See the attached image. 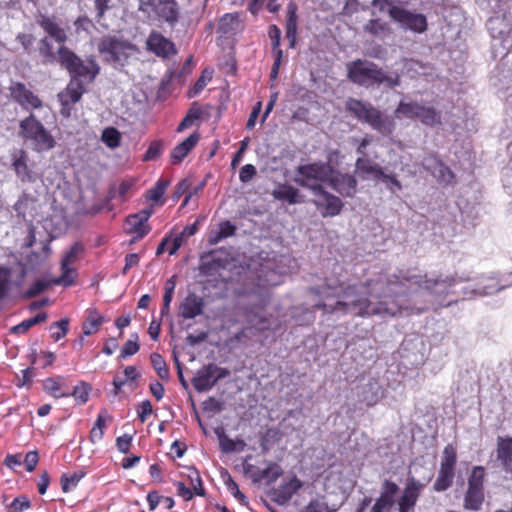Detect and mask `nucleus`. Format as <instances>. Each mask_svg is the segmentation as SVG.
<instances>
[{"mask_svg":"<svg viewBox=\"0 0 512 512\" xmlns=\"http://www.w3.org/2000/svg\"><path fill=\"white\" fill-rule=\"evenodd\" d=\"M188 471H189L188 478L190 480V484L192 485L195 495H198L201 497L205 496L206 491L203 487L202 478H201L198 470L195 469L194 467H191L188 469Z\"/></svg>","mask_w":512,"mask_h":512,"instance_id":"49530a36","label":"nucleus"},{"mask_svg":"<svg viewBox=\"0 0 512 512\" xmlns=\"http://www.w3.org/2000/svg\"><path fill=\"white\" fill-rule=\"evenodd\" d=\"M456 464L457 449L453 444H447L443 449L440 467L436 480L433 484L434 491L444 492L453 485Z\"/></svg>","mask_w":512,"mask_h":512,"instance_id":"6e6552de","label":"nucleus"},{"mask_svg":"<svg viewBox=\"0 0 512 512\" xmlns=\"http://www.w3.org/2000/svg\"><path fill=\"white\" fill-rule=\"evenodd\" d=\"M47 314L45 312L38 313L32 318L26 319L12 328L14 333L23 334L27 332L31 327L46 321Z\"/></svg>","mask_w":512,"mask_h":512,"instance_id":"a19ab883","label":"nucleus"},{"mask_svg":"<svg viewBox=\"0 0 512 512\" xmlns=\"http://www.w3.org/2000/svg\"><path fill=\"white\" fill-rule=\"evenodd\" d=\"M84 252V246L81 242H75L70 249L66 252L61 260L62 266L72 265L75 263L79 256Z\"/></svg>","mask_w":512,"mask_h":512,"instance_id":"a18cd8bd","label":"nucleus"},{"mask_svg":"<svg viewBox=\"0 0 512 512\" xmlns=\"http://www.w3.org/2000/svg\"><path fill=\"white\" fill-rule=\"evenodd\" d=\"M239 13H226L224 14L218 24V32L222 35L230 34L235 28L234 25L237 23Z\"/></svg>","mask_w":512,"mask_h":512,"instance_id":"ea45409f","label":"nucleus"},{"mask_svg":"<svg viewBox=\"0 0 512 512\" xmlns=\"http://www.w3.org/2000/svg\"><path fill=\"white\" fill-rule=\"evenodd\" d=\"M18 133L24 141L31 143L33 150L36 152H46L56 146V141L51 132L33 113L20 121Z\"/></svg>","mask_w":512,"mask_h":512,"instance_id":"39448f33","label":"nucleus"},{"mask_svg":"<svg viewBox=\"0 0 512 512\" xmlns=\"http://www.w3.org/2000/svg\"><path fill=\"white\" fill-rule=\"evenodd\" d=\"M297 20V5L294 2H289L287 5L285 34L290 49H294L297 44Z\"/></svg>","mask_w":512,"mask_h":512,"instance_id":"a878e982","label":"nucleus"},{"mask_svg":"<svg viewBox=\"0 0 512 512\" xmlns=\"http://www.w3.org/2000/svg\"><path fill=\"white\" fill-rule=\"evenodd\" d=\"M106 429L105 417L100 413L90 431V441L95 443L103 438Z\"/></svg>","mask_w":512,"mask_h":512,"instance_id":"09e8293b","label":"nucleus"},{"mask_svg":"<svg viewBox=\"0 0 512 512\" xmlns=\"http://www.w3.org/2000/svg\"><path fill=\"white\" fill-rule=\"evenodd\" d=\"M133 339H129L127 340L124 345L122 346L121 348V351H120V357L121 358H126L128 356H132L134 354H136L139 349H140V345L138 343V334H133L132 335Z\"/></svg>","mask_w":512,"mask_h":512,"instance_id":"5fc2aeb1","label":"nucleus"},{"mask_svg":"<svg viewBox=\"0 0 512 512\" xmlns=\"http://www.w3.org/2000/svg\"><path fill=\"white\" fill-rule=\"evenodd\" d=\"M346 70L347 78L361 87L371 88L385 84L394 88L400 85L399 75H389L378 64L365 59H356L347 63Z\"/></svg>","mask_w":512,"mask_h":512,"instance_id":"7ed1b4c3","label":"nucleus"},{"mask_svg":"<svg viewBox=\"0 0 512 512\" xmlns=\"http://www.w3.org/2000/svg\"><path fill=\"white\" fill-rule=\"evenodd\" d=\"M170 185V180L159 178L155 185L146 191L145 197L148 201L162 205L164 203L163 196L166 189Z\"/></svg>","mask_w":512,"mask_h":512,"instance_id":"7c9ffc66","label":"nucleus"},{"mask_svg":"<svg viewBox=\"0 0 512 512\" xmlns=\"http://www.w3.org/2000/svg\"><path fill=\"white\" fill-rule=\"evenodd\" d=\"M175 284L172 282V280H169L167 282V286L165 288V293L163 295V305L161 308V314H167L169 312L170 303L173 298V292H174Z\"/></svg>","mask_w":512,"mask_h":512,"instance_id":"13d9d810","label":"nucleus"},{"mask_svg":"<svg viewBox=\"0 0 512 512\" xmlns=\"http://www.w3.org/2000/svg\"><path fill=\"white\" fill-rule=\"evenodd\" d=\"M257 171L254 165L246 164L244 165L239 172V179L243 183H247L251 181L256 175Z\"/></svg>","mask_w":512,"mask_h":512,"instance_id":"0e129e2a","label":"nucleus"},{"mask_svg":"<svg viewBox=\"0 0 512 512\" xmlns=\"http://www.w3.org/2000/svg\"><path fill=\"white\" fill-rule=\"evenodd\" d=\"M62 274L58 278L52 280L54 285H62L64 287H69L74 283V274L75 270L71 268L69 265L62 266L61 265Z\"/></svg>","mask_w":512,"mask_h":512,"instance_id":"de8ad7c7","label":"nucleus"},{"mask_svg":"<svg viewBox=\"0 0 512 512\" xmlns=\"http://www.w3.org/2000/svg\"><path fill=\"white\" fill-rule=\"evenodd\" d=\"M421 105L418 102L400 101L396 110V115H402L409 119H418Z\"/></svg>","mask_w":512,"mask_h":512,"instance_id":"72a5a7b5","label":"nucleus"},{"mask_svg":"<svg viewBox=\"0 0 512 512\" xmlns=\"http://www.w3.org/2000/svg\"><path fill=\"white\" fill-rule=\"evenodd\" d=\"M223 480L227 490L232 494V496L242 505H248L247 497L240 491L238 484L234 481L228 472H226L223 476Z\"/></svg>","mask_w":512,"mask_h":512,"instance_id":"4c0bfd02","label":"nucleus"},{"mask_svg":"<svg viewBox=\"0 0 512 512\" xmlns=\"http://www.w3.org/2000/svg\"><path fill=\"white\" fill-rule=\"evenodd\" d=\"M146 49L155 56L169 59L177 54L175 44L158 31H151L146 40Z\"/></svg>","mask_w":512,"mask_h":512,"instance_id":"ddd939ff","label":"nucleus"},{"mask_svg":"<svg viewBox=\"0 0 512 512\" xmlns=\"http://www.w3.org/2000/svg\"><path fill=\"white\" fill-rule=\"evenodd\" d=\"M43 387L46 392L51 394L55 398H61V397H68L70 396L69 393H59L61 389V385L58 378H47L43 382Z\"/></svg>","mask_w":512,"mask_h":512,"instance_id":"3c124183","label":"nucleus"},{"mask_svg":"<svg viewBox=\"0 0 512 512\" xmlns=\"http://www.w3.org/2000/svg\"><path fill=\"white\" fill-rule=\"evenodd\" d=\"M272 196L280 201H285L289 204H297L304 202V196L300 193L299 189L287 183H280L272 191Z\"/></svg>","mask_w":512,"mask_h":512,"instance_id":"393cba45","label":"nucleus"},{"mask_svg":"<svg viewBox=\"0 0 512 512\" xmlns=\"http://www.w3.org/2000/svg\"><path fill=\"white\" fill-rule=\"evenodd\" d=\"M98 51L106 56L107 62L124 66L130 57L139 52V49L128 40L109 36L100 41Z\"/></svg>","mask_w":512,"mask_h":512,"instance_id":"423d86ee","label":"nucleus"},{"mask_svg":"<svg viewBox=\"0 0 512 512\" xmlns=\"http://www.w3.org/2000/svg\"><path fill=\"white\" fill-rule=\"evenodd\" d=\"M16 40L22 45L24 51L27 54L31 53V48L33 46V43L35 41V38L32 34L27 33H19L16 36Z\"/></svg>","mask_w":512,"mask_h":512,"instance_id":"69168bd1","label":"nucleus"},{"mask_svg":"<svg viewBox=\"0 0 512 512\" xmlns=\"http://www.w3.org/2000/svg\"><path fill=\"white\" fill-rule=\"evenodd\" d=\"M153 412L152 404L149 400L142 401L137 408V415L139 420L144 423L148 416Z\"/></svg>","mask_w":512,"mask_h":512,"instance_id":"680f3d73","label":"nucleus"},{"mask_svg":"<svg viewBox=\"0 0 512 512\" xmlns=\"http://www.w3.org/2000/svg\"><path fill=\"white\" fill-rule=\"evenodd\" d=\"M12 100L19 104L23 110L31 111L41 109L43 101L22 82H13L9 87Z\"/></svg>","mask_w":512,"mask_h":512,"instance_id":"9b49d317","label":"nucleus"},{"mask_svg":"<svg viewBox=\"0 0 512 512\" xmlns=\"http://www.w3.org/2000/svg\"><path fill=\"white\" fill-rule=\"evenodd\" d=\"M376 165L377 164L373 163L370 159H368L367 156L358 157L355 162L357 171L366 175H370L372 172H374Z\"/></svg>","mask_w":512,"mask_h":512,"instance_id":"4d7b16f0","label":"nucleus"},{"mask_svg":"<svg viewBox=\"0 0 512 512\" xmlns=\"http://www.w3.org/2000/svg\"><path fill=\"white\" fill-rule=\"evenodd\" d=\"M328 184L343 197H353L357 191L358 182L353 175L332 172Z\"/></svg>","mask_w":512,"mask_h":512,"instance_id":"f3484780","label":"nucleus"},{"mask_svg":"<svg viewBox=\"0 0 512 512\" xmlns=\"http://www.w3.org/2000/svg\"><path fill=\"white\" fill-rule=\"evenodd\" d=\"M101 140L107 147L117 148L121 144V133L115 127H107L102 131Z\"/></svg>","mask_w":512,"mask_h":512,"instance_id":"e433bc0d","label":"nucleus"},{"mask_svg":"<svg viewBox=\"0 0 512 512\" xmlns=\"http://www.w3.org/2000/svg\"><path fill=\"white\" fill-rule=\"evenodd\" d=\"M200 140V134L193 132L171 151L170 159L173 165L180 164Z\"/></svg>","mask_w":512,"mask_h":512,"instance_id":"5701e85b","label":"nucleus"},{"mask_svg":"<svg viewBox=\"0 0 512 512\" xmlns=\"http://www.w3.org/2000/svg\"><path fill=\"white\" fill-rule=\"evenodd\" d=\"M163 152V142L161 140L152 141L143 155V161H153L158 159Z\"/></svg>","mask_w":512,"mask_h":512,"instance_id":"603ef678","label":"nucleus"},{"mask_svg":"<svg viewBox=\"0 0 512 512\" xmlns=\"http://www.w3.org/2000/svg\"><path fill=\"white\" fill-rule=\"evenodd\" d=\"M148 8L156 15L160 22L173 27L180 19L181 11L176 0H147L141 2L139 10L147 12Z\"/></svg>","mask_w":512,"mask_h":512,"instance_id":"1a4fd4ad","label":"nucleus"},{"mask_svg":"<svg viewBox=\"0 0 512 512\" xmlns=\"http://www.w3.org/2000/svg\"><path fill=\"white\" fill-rule=\"evenodd\" d=\"M332 171L333 169L328 163L320 161L299 165L296 168L295 182L314 193L315 187H323L322 183H328Z\"/></svg>","mask_w":512,"mask_h":512,"instance_id":"0eeeda50","label":"nucleus"},{"mask_svg":"<svg viewBox=\"0 0 512 512\" xmlns=\"http://www.w3.org/2000/svg\"><path fill=\"white\" fill-rule=\"evenodd\" d=\"M496 456L502 467L509 471L512 469V437L498 436L496 444Z\"/></svg>","mask_w":512,"mask_h":512,"instance_id":"b1692460","label":"nucleus"},{"mask_svg":"<svg viewBox=\"0 0 512 512\" xmlns=\"http://www.w3.org/2000/svg\"><path fill=\"white\" fill-rule=\"evenodd\" d=\"M39 54L42 57V63L45 65L58 62V51H53L52 42L48 37H43L39 41Z\"/></svg>","mask_w":512,"mask_h":512,"instance_id":"2f4dec72","label":"nucleus"},{"mask_svg":"<svg viewBox=\"0 0 512 512\" xmlns=\"http://www.w3.org/2000/svg\"><path fill=\"white\" fill-rule=\"evenodd\" d=\"M153 213V206H150L126 218V232L134 235L133 241L142 239L151 231L148 220Z\"/></svg>","mask_w":512,"mask_h":512,"instance_id":"f8f14e48","label":"nucleus"},{"mask_svg":"<svg viewBox=\"0 0 512 512\" xmlns=\"http://www.w3.org/2000/svg\"><path fill=\"white\" fill-rule=\"evenodd\" d=\"M152 367L156 371L160 379L167 381L169 379V369L165 359L159 353H152L150 355Z\"/></svg>","mask_w":512,"mask_h":512,"instance_id":"c9c22d12","label":"nucleus"},{"mask_svg":"<svg viewBox=\"0 0 512 512\" xmlns=\"http://www.w3.org/2000/svg\"><path fill=\"white\" fill-rule=\"evenodd\" d=\"M314 194L323 199V201L313 200V203L318 209H323L321 213L324 217L340 214L344 204L339 197L327 192L324 187H315Z\"/></svg>","mask_w":512,"mask_h":512,"instance_id":"2eb2a0df","label":"nucleus"},{"mask_svg":"<svg viewBox=\"0 0 512 512\" xmlns=\"http://www.w3.org/2000/svg\"><path fill=\"white\" fill-rule=\"evenodd\" d=\"M85 85L80 82H73L70 81V83L67 85L64 91L59 93V101L61 105H68V104H76L80 101L82 98V95L85 93Z\"/></svg>","mask_w":512,"mask_h":512,"instance_id":"cd10ccee","label":"nucleus"},{"mask_svg":"<svg viewBox=\"0 0 512 512\" xmlns=\"http://www.w3.org/2000/svg\"><path fill=\"white\" fill-rule=\"evenodd\" d=\"M345 108L359 122L369 125L383 136H390L395 131L396 124L394 119L385 115L370 102L349 98L346 101Z\"/></svg>","mask_w":512,"mask_h":512,"instance_id":"20e7f679","label":"nucleus"},{"mask_svg":"<svg viewBox=\"0 0 512 512\" xmlns=\"http://www.w3.org/2000/svg\"><path fill=\"white\" fill-rule=\"evenodd\" d=\"M424 484L415 478H408L406 486L403 489L402 495L397 501L398 512H411L413 511Z\"/></svg>","mask_w":512,"mask_h":512,"instance_id":"4468645a","label":"nucleus"},{"mask_svg":"<svg viewBox=\"0 0 512 512\" xmlns=\"http://www.w3.org/2000/svg\"><path fill=\"white\" fill-rule=\"evenodd\" d=\"M268 35H269V38L271 40L272 55L273 56L284 57L283 50L280 48V44H281V30H280V28L277 25H275V24L270 25L269 28H268Z\"/></svg>","mask_w":512,"mask_h":512,"instance_id":"79ce46f5","label":"nucleus"},{"mask_svg":"<svg viewBox=\"0 0 512 512\" xmlns=\"http://www.w3.org/2000/svg\"><path fill=\"white\" fill-rule=\"evenodd\" d=\"M244 470L250 474L252 481L255 483L266 481L267 484H271L283 474L282 468L277 463H270L262 470L252 464H246L244 465Z\"/></svg>","mask_w":512,"mask_h":512,"instance_id":"6ab92c4d","label":"nucleus"},{"mask_svg":"<svg viewBox=\"0 0 512 512\" xmlns=\"http://www.w3.org/2000/svg\"><path fill=\"white\" fill-rule=\"evenodd\" d=\"M219 446L222 452L231 453L236 451V442L222 433L219 435Z\"/></svg>","mask_w":512,"mask_h":512,"instance_id":"e2e57ef3","label":"nucleus"},{"mask_svg":"<svg viewBox=\"0 0 512 512\" xmlns=\"http://www.w3.org/2000/svg\"><path fill=\"white\" fill-rule=\"evenodd\" d=\"M485 468L483 466H474L468 477V488L484 489Z\"/></svg>","mask_w":512,"mask_h":512,"instance_id":"37998d69","label":"nucleus"},{"mask_svg":"<svg viewBox=\"0 0 512 512\" xmlns=\"http://www.w3.org/2000/svg\"><path fill=\"white\" fill-rule=\"evenodd\" d=\"M215 370L216 365L208 364L198 371L197 375L192 379V384L196 391H208L216 384Z\"/></svg>","mask_w":512,"mask_h":512,"instance_id":"4be33fe9","label":"nucleus"},{"mask_svg":"<svg viewBox=\"0 0 512 512\" xmlns=\"http://www.w3.org/2000/svg\"><path fill=\"white\" fill-rule=\"evenodd\" d=\"M111 0H94V6L96 10V21L100 22L106 12L111 8Z\"/></svg>","mask_w":512,"mask_h":512,"instance_id":"052dcab7","label":"nucleus"},{"mask_svg":"<svg viewBox=\"0 0 512 512\" xmlns=\"http://www.w3.org/2000/svg\"><path fill=\"white\" fill-rule=\"evenodd\" d=\"M51 284H53L52 280L51 281L42 280V279L37 280L25 292L24 296H25V298H33V297L39 295L40 293H42L43 291H45L46 289H48Z\"/></svg>","mask_w":512,"mask_h":512,"instance_id":"6e6d98bb","label":"nucleus"},{"mask_svg":"<svg viewBox=\"0 0 512 512\" xmlns=\"http://www.w3.org/2000/svg\"><path fill=\"white\" fill-rule=\"evenodd\" d=\"M418 120L426 126H436L441 124V112L434 107L421 105Z\"/></svg>","mask_w":512,"mask_h":512,"instance_id":"473e14b6","label":"nucleus"},{"mask_svg":"<svg viewBox=\"0 0 512 512\" xmlns=\"http://www.w3.org/2000/svg\"><path fill=\"white\" fill-rule=\"evenodd\" d=\"M363 31L375 38L385 39L392 34V28L389 23L380 18L370 19L364 26Z\"/></svg>","mask_w":512,"mask_h":512,"instance_id":"c85d7f7f","label":"nucleus"},{"mask_svg":"<svg viewBox=\"0 0 512 512\" xmlns=\"http://www.w3.org/2000/svg\"><path fill=\"white\" fill-rule=\"evenodd\" d=\"M408 285L433 292L437 287L446 288L447 282L440 276L428 278L427 274H394L354 284L330 276L323 285L308 291L316 298L313 307L327 314L396 316L402 310L398 297L407 293Z\"/></svg>","mask_w":512,"mask_h":512,"instance_id":"f257e3e1","label":"nucleus"},{"mask_svg":"<svg viewBox=\"0 0 512 512\" xmlns=\"http://www.w3.org/2000/svg\"><path fill=\"white\" fill-rule=\"evenodd\" d=\"M84 476L83 473L74 472L73 474H63L60 478L61 489L64 493L69 492L72 488L76 487L78 482Z\"/></svg>","mask_w":512,"mask_h":512,"instance_id":"8fccbe9b","label":"nucleus"},{"mask_svg":"<svg viewBox=\"0 0 512 512\" xmlns=\"http://www.w3.org/2000/svg\"><path fill=\"white\" fill-rule=\"evenodd\" d=\"M31 502L26 496L16 497L9 505V512H22L30 508Z\"/></svg>","mask_w":512,"mask_h":512,"instance_id":"bf43d9fd","label":"nucleus"},{"mask_svg":"<svg viewBox=\"0 0 512 512\" xmlns=\"http://www.w3.org/2000/svg\"><path fill=\"white\" fill-rule=\"evenodd\" d=\"M303 512H328L326 503L316 499L312 500L304 509Z\"/></svg>","mask_w":512,"mask_h":512,"instance_id":"774afa93","label":"nucleus"},{"mask_svg":"<svg viewBox=\"0 0 512 512\" xmlns=\"http://www.w3.org/2000/svg\"><path fill=\"white\" fill-rule=\"evenodd\" d=\"M39 462V454L36 450L29 451L24 458V464L26 471L32 472L35 470Z\"/></svg>","mask_w":512,"mask_h":512,"instance_id":"338daca9","label":"nucleus"},{"mask_svg":"<svg viewBox=\"0 0 512 512\" xmlns=\"http://www.w3.org/2000/svg\"><path fill=\"white\" fill-rule=\"evenodd\" d=\"M92 387L85 381L79 382L73 389L72 393H69L78 404H85L90 397Z\"/></svg>","mask_w":512,"mask_h":512,"instance_id":"58836bf2","label":"nucleus"},{"mask_svg":"<svg viewBox=\"0 0 512 512\" xmlns=\"http://www.w3.org/2000/svg\"><path fill=\"white\" fill-rule=\"evenodd\" d=\"M105 321V317L96 308L87 309L85 320L82 323L83 335L90 336L97 333Z\"/></svg>","mask_w":512,"mask_h":512,"instance_id":"bb28decb","label":"nucleus"},{"mask_svg":"<svg viewBox=\"0 0 512 512\" xmlns=\"http://www.w3.org/2000/svg\"><path fill=\"white\" fill-rule=\"evenodd\" d=\"M51 338L54 341H59L60 339L64 338L68 331H69V319L63 318L57 322H54L50 326Z\"/></svg>","mask_w":512,"mask_h":512,"instance_id":"c03bdc74","label":"nucleus"},{"mask_svg":"<svg viewBox=\"0 0 512 512\" xmlns=\"http://www.w3.org/2000/svg\"><path fill=\"white\" fill-rule=\"evenodd\" d=\"M389 16L405 30L415 33H423L427 30L426 16L421 13H415L399 6L391 7L389 9Z\"/></svg>","mask_w":512,"mask_h":512,"instance_id":"9d476101","label":"nucleus"},{"mask_svg":"<svg viewBox=\"0 0 512 512\" xmlns=\"http://www.w3.org/2000/svg\"><path fill=\"white\" fill-rule=\"evenodd\" d=\"M204 301L195 293H189L179 306V316L193 319L203 313Z\"/></svg>","mask_w":512,"mask_h":512,"instance_id":"412c9836","label":"nucleus"},{"mask_svg":"<svg viewBox=\"0 0 512 512\" xmlns=\"http://www.w3.org/2000/svg\"><path fill=\"white\" fill-rule=\"evenodd\" d=\"M302 487V482L296 477H292L289 481L282 483L272 492L273 500L280 505L288 503L294 494Z\"/></svg>","mask_w":512,"mask_h":512,"instance_id":"aec40b11","label":"nucleus"},{"mask_svg":"<svg viewBox=\"0 0 512 512\" xmlns=\"http://www.w3.org/2000/svg\"><path fill=\"white\" fill-rule=\"evenodd\" d=\"M399 492V486L392 480L385 479L381 485L380 496L376 499L371 512H385L395 504V497Z\"/></svg>","mask_w":512,"mask_h":512,"instance_id":"dca6fc26","label":"nucleus"},{"mask_svg":"<svg viewBox=\"0 0 512 512\" xmlns=\"http://www.w3.org/2000/svg\"><path fill=\"white\" fill-rule=\"evenodd\" d=\"M12 168L22 183H33L37 174L28 166L27 153L20 149L12 154Z\"/></svg>","mask_w":512,"mask_h":512,"instance_id":"a211bd4d","label":"nucleus"},{"mask_svg":"<svg viewBox=\"0 0 512 512\" xmlns=\"http://www.w3.org/2000/svg\"><path fill=\"white\" fill-rule=\"evenodd\" d=\"M39 26L61 46L58 48V63L70 75L71 81L90 84L100 72V66L93 57L83 61L74 51L64 45L68 37L66 31L54 18L40 15L37 19Z\"/></svg>","mask_w":512,"mask_h":512,"instance_id":"f03ea898","label":"nucleus"},{"mask_svg":"<svg viewBox=\"0 0 512 512\" xmlns=\"http://www.w3.org/2000/svg\"><path fill=\"white\" fill-rule=\"evenodd\" d=\"M11 270L0 265V302L7 295L10 289Z\"/></svg>","mask_w":512,"mask_h":512,"instance_id":"864d4df0","label":"nucleus"},{"mask_svg":"<svg viewBox=\"0 0 512 512\" xmlns=\"http://www.w3.org/2000/svg\"><path fill=\"white\" fill-rule=\"evenodd\" d=\"M202 116V109L194 103L187 111L185 117L181 120L177 127V132H182L190 128L196 120Z\"/></svg>","mask_w":512,"mask_h":512,"instance_id":"f704fd0d","label":"nucleus"},{"mask_svg":"<svg viewBox=\"0 0 512 512\" xmlns=\"http://www.w3.org/2000/svg\"><path fill=\"white\" fill-rule=\"evenodd\" d=\"M484 502V489L467 488L464 496V508L467 510L478 511Z\"/></svg>","mask_w":512,"mask_h":512,"instance_id":"c756f323","label":"nucleus"}]
</instances>
